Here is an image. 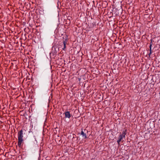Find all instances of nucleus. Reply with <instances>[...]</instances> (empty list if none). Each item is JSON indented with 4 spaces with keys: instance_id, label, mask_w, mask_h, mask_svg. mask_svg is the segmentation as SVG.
<instances>
[{
    "instance_id": "nucleus-1",
    "label": "nucleus",
    "mask_w": 160,
    "mask_h": 160,
    "mask_svg": "<svg viewBox=\"0 0 160 160\" xmlns=\"http://www.w3.org/2000/svg\"><path fill=\"white\" fill-rule=\"evenodd\" d=\"M18 145L19 147H20L23 141V130H21L18 132Z\"/></svg>"
},
{
    "instance_id": "nucleus-2",
    "label": "nucleus",
    "mask_w": 160,
    "mask_h": 160,
    "mask_svg": "<svg viewBox=\"0 0 160 160\" xmlns=\"http://www.w3.org/2000/svg\"><path fill=\"white\" fill-rule=\"evenodd\" d=\"M67 42L68 40L65 37V39L63 40V47L62 48V49L64 51H65L66 50V44H67Z\"/></svg>"
},
{
    "instance_id": "nucleus-3",
    "label": "nucleus",
    "mask_w": 160,
    "mask_h": 160,
    "mask_svg": "<svg viewBox=\"0 0 160 160\" xmlns=\"http://www.w3.org/2000/svg\"><path fill=\"white\" fill-rule=\"evenodd\" d=\"M124 138L121 135H120L118 138V140L117 141L118 145H120V142L121 141L123 142V140H122Z\"/></svg>"
},
{
    "instance_id": "nucleus-4",
    "label": "nucleus",
    "mask_w": 160,
    "mask_h": 160,
    "mask_svg": "<svg viewBox=\"0 0 160 160\" xmlns=\"http://www.w3.org/2000/svg\"><path fill=\"white\" fill-rule=\"evenodd\" d=\"M65 117L66 118H70L71 117V115L70 113V112L68 111H67L64 112Z\"/></svg>"
},
{
    "instance_id": "nucleus-5",
    "label": "nucleus",
    "mask_w": 160,
    "mask_h": 160,
    "mask_svg": "<svg viewBox=\"0 0 160 160\" xmlns=\"http://www.w3.org/2000/svg\"><path fill=\"white\" fill-rule=\"evenodd\" d=\"M127 129H125V130L123 131L122 132V133L120 135H121L122 136L123 138H125V135L127 134Z\"/></svg>"
},
{
    "instance_id": "nucleus-6",
    "label": "nucleus",
    "mask_w": 160,
    "mask_h": 160,
    "mask_svg": "<svg viewBox=\"0 0 160 160\" xmlns=\"http://www.w3.org/2000/svg\"><path fill=\"white\" fill-rule=\"evenodd\" d=\"M81 134L82 135L83 137H84L85 138H87L86 134L84 133L82 131L81 132Z\"/></svg>"
},
{
    "instance_id": "nucleus-7",
    "label": "nucleus",
    "mask_w": 160,
    "mask_h": 160,
    "mask_svg": "<svg viewBox=\"0 0 160 160\" xmlns=\"http://www.w3.org/2000/svg\"><path fill=\"white\" fill-rule=\"evenodd\" d=\"M152 44V40H151V42H150V46H149L150 49H151Z\"/></svg>"
},
{
    "instance_id": "nucleus-8",
    "label": "nucleus",
    "mask_w": 160,
    "mask_h": 160,
    "mask_svg": "<svg viewBox=\"0 0 160 160\" xmlns=\"http://www.w3.org/2000/svg\"><path fill=\"white\" fill-rule=\"evenodd\" d=\"M152 54V49H150V52L148 54L149 56L150 57L151 54Z\"/></svg>"
},
{
    "instance_id": "nucleus-9",
    "label": "nucleus",
    "mask_w": 160,
    "mask_h": 160,
    "mask_svg": "<svg viewBox=\"0 0 160 160\" xmlns=\"http://www.w3.org/2000/svg\"><path fill=\"white\" fill-rule=\"evenodd\" d=\"M62 47V48H63V43H62V44L61 45H60Z\"/></svg>"
}]
</instances>
